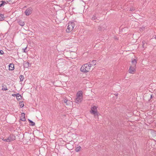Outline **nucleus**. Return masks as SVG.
Masks as SVG:
<instances>
[{"instance_id": "obj_15", "label": "nucleus", "mask_w": 156, "mask_h": 156, "mask_svg": "<svg viewBox=\"0 0 156 156\" xmlns=\"http://www.w3.org/2000/svg\"><path fill=\"white\" fill-rule=\"evenodd\" d=\"M2 90H8L7 87L5 85H3L2 86Z\"/></svg>"}, {"instance_id": "obj_31", "label": "nucleus", "mask_w": 156, "mask_h": 156, "mask_svg": "<svg viewBox=\"0 0 156 156\" xmlns=\"http://www.w3.org/2000/svg\"><path fill=\"white\" fill-rule=\"evenodd\" d=\"M16 95H17V94H12V96H16Z\"/></svg>"}, {"instance_id": "obj_10", "label": "nucleus", "mask_w": 156, "mask_h": 156, "mask_svg": "<svg viewBox=\"0 0 156 156\" xmlns=\"http://www.w3.org/2000/svg\"><path fill=\"white\" fill-rule=\"evenodd\" d=\"M76 96L83 98L82 91L81 90L79 91L77 93Z\"/></svg>"}, {"instance_id": "obj_36", "label": "nucleus", "mask_w": 156, "mask_h": 156, "mask_svg": "<svg viewBox=\"0 0 156 156\" xmlns=\"http://www.w3.org/2000/svg\"><path fill=\"white\" fill-rule=\"evenodd\" d=\"M115 95H118V94H115Z\"/></svg>"}, {"instance_id": "obj_2", "label": "nucleus", "mask_w": 156, "mask_h": 156, "mask_svg": "<svg viewBox=\"0 0 156 156\" xmlns=\"http://www.w3.org/2000/svg\"><path fill=\"white\" fill-rule=\"evenodd\" d=\"M91 66V64H90V62H89L82 66L80 69V71L83 73L88 72L90 70Z\"/></svg>"}, {"instance_id": "obj_27", "label": "nucleus", "mask_w": 156, "mask_h": 156, "mask_svg": "<svg viewBox=\"0 0 156 156\" xmlns=\"http://www.w3.org/2000/svg\"><path fill=\"white\" fill-rule=\"evenodd\" d=\"M2 140H3V141H6L7 142H9V141H8V138H7V139H2Z\"/></svg>"}, {"instance_id": "obj_34", "label": "nucleus", "mask_w": 156, "mask_h": 156, "mask_svg": "<svg viewBox=\"0 0 156 156\" xmlns=\"http://www.w3.org/2000/svg\"><path fill=\"white\" fill-rule=\"evenodd\" d=\"M153 98V95H151V98Z\"/></svg>"}, {"instance_id": "obj_23", "label": "nucleus", "mask_w": 156, "mask_h": 156, "mask_svg": "<svg viewBox=\"0 0 156 156\" xmlns=\"http://www.w3.org/2000/svg\"><path fill=\"white\" fill-rule=\"evenodd\" d=\"M19 105L20 107H21V108L23 107L24 106L23 102V101L20 102H19Z\"/></svg>"}, {"instance_id": "obj_13", "label": "nucleus", "mask_w": 156, "mask_h": 156, "mask_svg": "<svg viewBox=\"0 0 156 156\" xmlns=\"http://www.w3.org/2000/svg\"><path fill=\"white\" fill-rule=\"evenodd\" d=\"M29 65L30 63L29 62H25L23 63V65L24 67L27 68L29 66Z\"/></svg>"}, {"instance_id": "obj_14", "label": "nucleus", "mask_w": 156, "mask_h": 156, "mask_svg": "<svg viewBox=\"0 0 156 156\" xmlns=\"http://www.w3.org/2000/svg\"><path fill=\"white\" fill-rule=\"evenodd\" d=\"M81 149V147L80 146H79L77 147H76L75 148V150L76 152H79L80 151Z\"/></svg>"}, {"instance_id": "obj_25", "label": "nucleus", "mask_w": 156, "mask_h": 156, "mask_svg": "<svg viewBox=\"0 0 156 156\" xmlns=\"http://www.w3.org/2000/svg\"><path fill=\"white\" fill-rule=\"evenodd\" d=\"M96 60H93L92 62V63H90V64H91V66H92L93 65H96Z\"/></svg>"}, {"instance_id": "obj_7", "label": "nucleus", "mask_w": 156, "mask_h": 156, "mask_svg": "<svg viewBox=\"0 0 156 156\" xmlns=\"http://www.w3.org/2000/svg\"><path fill=\"white\" fill-rule=\"evenodd\" d=\"M20 119L23 121H25L26 120L25 117V114L24 113H22L21 114V116L20 117Z\"/></svg>"}, {"instance_id": "obj_20", "label": "nucleus", "mask_w": 156, "mask_h": 156, "mask_svg": "<svg viewBox=\"0 0 156 156\" xmlns=\"http://www.w3.org/2000/svg\"><path fill=\"white\" fill-rule=\"evenodd\" d=\"M28 121L30 123V125L32 126H34L35 125V124L34 122L33 121H32V120L28 119Z\"/></svg>"}, {"instance_id": "obj_1", "label": "nucleus", "mask_w": 156, "mask_h": 156, "mask_svg": "<svg viewBox=\"0 0 156 156\" xmlns=\"http://www.w3.org/2000/svg\"><path fill=\"white\" fill-rule=\"evenodd\" d=\"M136 63V60L132 58L131 64L129 70V73H133L135 71Z\"/></svg>"}, {"instance_id": "obj_35", "label": "nucleus", "mask_w": 156, "mask_h": 156, "mask_svg": "<svg viewBox=\"0 0 156 156\" xmlns=\"http://www.w3.org/2000/svg\"><path fill=\"white\" fill-rule=\"evenodd\" d=\"M154 38L156 39V35L155 36Z\"/></svg>"}, {"instance_id": "obj_26", "label": "nucleus", "mask_w": 156, "mask_h": 156, "mask_svg": "<svg viewBox=\"0 0 156 156\" xmlns=\"http://www.w3.org/2000/svg\"><path fill=\"white\" fill-rule=\"evenodd\" d=\"M97 17H96V15H94L92 17V19L93 20H94L97 19Z\"/></svg>"}, {"instance_id": "obj_12", "label": "nucleus", "mask_w": 156, "mask_h": 156, "mask_svg": "<svg viewBox=\"0 0 156 156\" xmlns=\"http://www.w3.org/2000/svg\"><path fill=\"white\" fill-rule=\"evenodd\" d=\"M18 23L21 26H23L25 25V23L21 20H19L18 21Z\"/></svg>"}, {"instance_id": "obj_28", "label": "nucleus", "mask_w": 156, "mask_h": 156, "mask_svg": "<svg viewBox=\"0 0 156 156\" xmlns=\"http://www.w3.org/2000/svg\"><path fill=\"white\" fill-rule=\"evenodd\" d=\"M4 53V51L3 50H0V54L1 55H3Z\"/></svg>"}, {"instance_id": "obj_18", "label": "nucleus", "mask_w": 156, "mask_h": 156, "mask_svg": "<svg viewBox=\"0 0 156 156\" xmlns=\"http://www.w3.org/2000/svg\"><path fill=\"white\" fill-rule=\"evenodd\" d=\"M97 107L95 106H93L91 108V110L90 111V112L92 113V110H95L97 111Z\"/></svg>"}, {"instance_id": "obj_8", "label": "nucleus", "mask_w": 156, "mask_h": 156, "mask_svg": "<svg viewBox=\"0 0 156 156\" xmlns=\"http://www.w3.org/2000/svg\"><path fill=\"white\" fill-rule=\"evenodd\" d=\"M9 69L10 70H13L14 69V64L13 63L9 64Z\"/></svg>"}, {"instance_id": "obj_19", "label": "nucleus", "mask_w": 156, "mask_h": 156, "mask_svg": "<svg viewBox=\"0 0 156 156\" xmlns=\"http://www.w3.org/2000/svg\"><path fill=\"white\" fill-rule=\"evenodd\" d=\"M16 98L18 100H20L22 98L21 96L19 93H18L17 94Z\"/></svg>"}, {"instance_id": "obj_11", "label": "nucleus", "mask_w": 156, "mask_h": 156, "mask_svg": "<svg viewBox=\"0 0 156 156\" xmlns=\"http://www.w3.org/2000/svg\"><path fill=\"white\" fill-rule=\"evenodd\" d=\"M92 114H94L96 118L98 117V115L97 111L95 110H92Z\"/></svg>"}, {"instance_id": "obj_5", "label": "nucleus", "mask_w": 156, "mask_h": 156, "mask_svg": "<svg viewBox=\"0 0 156 156\" xmlns=\"http://www.w3.org/2000/svg\"><path fill=\"white\" fill-rule=\"evenodd\" d=\"M32 10L31 8L27 9L25 12V13L27 16H29L32 12Z\"/></svg>"}, {"instance_id": "obj_22", "label": "nucleus", "mask_w": 156, "mask_h": 156, "mask_svg": "<svg viewBox=\"0 0 156 156\" xmlns=\"http://www.w3.org/2000/svg\"><path fill=\"white\" fill-rule=\"evenodd\" d=\"M63 101L64 103H66V104L67 105H68L69 104L67 103V102L68 101L67 99H63ZM69 102H68V103L69 104V102H70V101H69Z\"/></svg>"}, {"instance_id": "obj_24", "label": "nucleus", "mask_w": 156, "mask_h": 156, "mask_svg": "<svg viewBox=\"0 0 156 156\" xmlns=\"http://www.w3.org/2000/svg\"><path fill=\"white\" fill-rule=\"evenodd\" d=\"M142 47L144 48L146 46V44L147 45V44H145V41H143L142 42Z\"/></svg>"}, {"instance_id": "obj_9", "label": "nucleus", "mask_w": 156, "mask_h": 156, "mask_svg": "<svg viewBox=\"0 0 156 156\" xmlns=\"http://www.w3.org/2000/svg\"><path fill=\"white\" fill-rule=\"evenodd\" d=\"M76 98L75 99V102L76 103H79L83 99L82 98L76 96Z\"/></svg>"}, {"instance_id": "obj_3", "label": "nucleus", "mask_w": 156, "mask_h": 156, "mask_svg": "<svg viewBox=\"0 0 156 156\" xmlns=\"http://www.w3.org/2000/svg\"><path fill=\"white\" fill-rule=\"evenodd\" d=\"M75 24L73 22H69L68 24L67 28L66 30L67 33H69L73 29Z\"/></svg>"}, {"instance_id": "obj_17", "label": "nucleus", "mask_w": 156, "mask_h": 156, "mask_svg": "<svg viewBox=\"0 0 156 156\" xmlns=\"http://www.w3.org/2000/svg\"><path fill=\"white\" fill-rule=\"evenodd\" d=\"M0 2H2V3L0 4V7L4 6L5 4L7 3L6 2L3 1H1Z\"/></svg>"}, {"instance_id": "obj_6", "label": "nucleus", "mask_w": 156, "mask_h": 156, "mask_svg": "<svg viewBox=\"0 0 156 156\" xmlns=\"http://www.w3.org/2000/svg\"><path fill=\"white\" fill-rule=\"evenodd\" d=\"M106 25H105L102 26H99L98 27V30L99 31H102L104 30L106 28Z\"/></svg>"}, {"instance_id": "obj_16", "label": "nucleus", "mask_w": 156, "mask_h": 156, "mask_svg": "<svg viewBox=\"0 0 156 156\" xmlns=\"http://www.w3.org/2000/svg\"><path fill=\"white\" fill-rule=\"evenodd\" d=\"M5 19L4 16L3 14H0V21L4 20Z\"/></svg>"}, {"instance_id": "obj_32", "label": "nucleus", "mask_w": 156, "mask_h": 156, "mask_svg": "<svg viewBox=\"0 0 156 156\" xmlns=\"http://www.w3.org/2000/svg\"><path fill=\"white\" fill-rule=\"evenodd\" d=\"M133 9H130V10L131 11H133Z\"/></svg>"}, {"instance_id": "obj_33", "label": "nucleus", "mask_w": 156, "mask_h": 156, "mask_svg": "<svg viewBox=\"0 0 156 156\" xmlns=\"http://www.w3.org/2000/svg\"><path fill=\"white\" fill-rule=\"evenodd\" d=\"M142 30H143V29L142 28H140V31H141Z\"/></svg>"}, {"instance_id": "obj_4", "label": "nucleus", "mask_w": 156, "mask_h": 156, "mask_svg": "<svg viewBox=\"0 0 156 156\" xmlns=\"http://www.w3.org/2000/svg\"><path fill=\"white\" fill-rule=\"evenodd\" d=\"M8 139L9 142H11L15 140L16 139V137L13 134H11L8 137Z\"/></svg>"}, {"instance_id": "obj_37", "label": "nucleus", "mask_w": 156, "mask_h": 156, "mask_svg": "<svg viewBox=\"0 0 156 156\" xmlns=\"http://www.w3.org/2000/svg\"><path fill=\"white\" fill-rule=\"evenodd\" d=\"M138 114V113H137V115Z\"/></svg>"}, {"instance_id": "obj_30", "label": "nucleus", "mask_w": 156, "mask_h": 156, "mask_svg": "<svg viewBox=\"0 0 156 156\" xmlns=\"http://www.w3.org/2000/svg\"><path fill=\"white\" fill-rule=\"evenodd\" d=\"M7 3H10V2H12V1L11 0H9L8 1H7L6 2Z\"/></svg>"}, {"instance_id": "obj_29", "label": "nucleus", "mask_w": 156, "mask_h": 156, "mask_svg": "<svg viewBox=\"0 0 156 156\" xmlns=\"http://www.w3.org/2000/svg\"><path fill=\"white\" fill-rule=\"evenodd\" d=\"M27 47L25 48L24 49H23V52H27V51L26 50Z\"/></svg>"}, {"instance_id": "obj_21", "label": "nucleus", "mask_w": 156, "mask_h": 156, "mask_svg": "<svg viewBox=\"0 0 156 156\" xmlns=\"http://www.w3.org/2000/svg\"><path fill=\"white\" fill-rule=\"evenodd\" d=\"M19 78L20 79V81H23L24 79V76L23 75H20V76Z\"/></svg>"}]
</instances>
